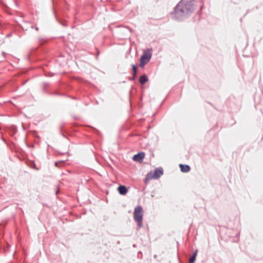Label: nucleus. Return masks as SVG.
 Wrapping results in <instances>:
<instances>
[{
    "mask_svg": "<svg viewBox=\"0 0 263 263\" xmlns=\"http://www.w3.org/2000/svg\"><path fill=\"white\" fill-rule=\"evenodd\" d=\"M134 220L138 222V226H142L143 211L141 206L135 208L134 212Z\"/></svg>",
    "mask_w": 263,
    "mask_h": 263,
    "instance_id": "1",
    "label": "nucleus"
},
{
    "mask_svg": "<svg viewBox=\"0 0 263 263\" xmlns=\"http://www.w3.org/2000/svg\"><path fill=\"white\" fill-rule=\"evenodd\" d=\"M163 174V171L161 168L156 169L153 173H149L147 176L148 179H155L159 178Z\"/></svg>",
    "mask_w": 263,
    "mask_h": 263,
    "instance_id": "2",
    "label": "nucleus"
},
{
    "mask_svg": "<svg viewBox=\"0 0 263 263\" xmlns=\"http://www.w3.org/2000/svg\"><path fill=\"white\" fill-rule=\"evenodd\" d=\"M151 58V54L148 53H144L141 58L140 66L144 67V65L147 63Z\"/></svg>",
    "mask_w": 263,
    "mask_h": 263,
    "instance_id": "3",
    "label": "nucleus"
},
{
    "mask_svg": "<svg viewBox=\"0 0 263 263\" xmlns=\"http://www.w3.org/2000/svg\"><path fill=\"white\" fill-rule=\"evenodd\" d=\"M144 153H139L133 156V159L135 161L141 162L142 161L144 157Z\"/></svg>",
    "mask_w": 263,
    "mask_h": 263,
    "instance_id": "4",
    "label": "nucleus"
},
{
    "mask_svg": "<svg viewBox=\"0 0 263 263\" xmlns=\"http://www.w3.org/2000/svg\"><path fill=\"white\" fill-rule=\"evenodd\" d=\"M118 190L121 195H125L127 192L126 187L123 185H120L118 187Z\"/></svg>",
    "mask_w": 263,
    "mask_h": 263,
    "instance_id": "5",
    "label": "nucleus"
},
{
    "mask_svg": "<svg viewBox=\"0 0 263 263\" xmlns=\"http://www.w3.org/2000/svg\"><path fill=\"white\" fill-rule=\"evenodd\" d=\"M179 166L180 167L181 172H182L187 173L189 172L190 170V167L188 165H183L180 164L179 165Z\"/></svg>",
    "mask_w": 263,
    "mask_h": 263,
    "instance_id": "6",
    "label": "nucleus"
},
{
    "mask_svg": "<svg viewBox=\"0 0 263 263\" xmlns=\"http://www.w3.org/2000/svg\"><path fill=\"white\" fill-rule=\"evenodd\" d=\"M148 79L146 76H142L140 78V82L141 84H144L147 82Z\"/></svg>",
    "mask_w": 263,
    "mask_h": 263,
    "instance_id": "7",
    "label": "nucleus"
},
{
    "mask_svg": "<svg viewBox=\"0 0 263 263\" xmlns=\"http://www.w3.org/2000/svg\"><path fill=\"white\" fill-rule=\"evenodd\" d=\"M195 260V256H192L190 259V263H194Z\"/></svg>",
    "mask_w": 263,
    "mask_h": 263,
    "instance_id": "8",
    "label": "nucleus"
},
{
    "mask_svg": "<svg viewBox=\"0 0 263 263\" xmlns=\"http://www.w3.org/2000/svg\"><path fill=\"white\" fill-rule=\"evenodd\" d=\"M132 67H133V70L134 71V73H136V68H137L136 66L135 65H133Z\"/></svg>",
    "mask_w": 263,
    "mask_h": 263,
    "instance_id": "9",
    "label": "nucleus"
},
{
    "mask_svg": "<svg viewBox=\"0 0 263 263\" xmlns=\"http://www.w3.org/2000/svg\"><path fill=\"white\" fill-rule=\"evenodd\" d=\"M197 251H196L194 253L193 256H195V257L196 258V255H197Z\"/></svg>",
    "mask_w": 263,
    "mask_h": 263,
    "instance_id": "10",
    "label": "nucleus"
}]
</instances>
